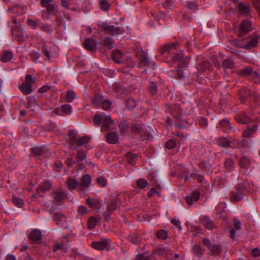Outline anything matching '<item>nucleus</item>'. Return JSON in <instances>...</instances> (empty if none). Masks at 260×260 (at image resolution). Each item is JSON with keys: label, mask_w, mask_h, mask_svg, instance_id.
Instances as JSON below:
<instances>
[{"label": "nucleus", "mask_w": 260, "mask_h": 260, "mask_svg": "<svg viewBox=\"0 0 260 260\" xmlns=\"http://www.w3.org/2000/svg\"><path fill=\"white\" fill-rule=\"evenodd\" d=\"M48 149L46 147H34L31 149L32 152L34 155L41 156H46V153Z\"/></svg>", "instance_id": "aec40b11"}, {"label": "nucleus", "mask_w": 260, "mask_h": 260, "mask_svg": "<svg viewBox=\"0 0 260 260\" xmlns=\"http://www.w3.org/2000/svg\"><path fill=\"white\" fill-rule=\"evenodd\" d=\"M16 36L17 40L19 43H22L25 41L26 38L23 31H19L18 33L16 34Z\"/></svg>", "instance_id": "3c124183"}, {"label": "nucleus", "mask_w": 260, "mask_h": 260, "mask_svg": "<svg viewBox=\"0 0 260 260\" xmlns=\"http://www.w3.org/2000/svg\"><path fill=\"white\" fill-rule=\"evenodd\" d=\"M12 201L14 204L18 207H21L24 204L23 200L21 198L15 196L13 197Z\"/></svg>", "instance_id": "4c0bfd02"}, {"label": "nucleus", "mask_w": 260, "mask_h": 260, "mask_svg": "<svg viewBox=\"0 0 260 260\" xmlns=\"http://www.w3.org/2000/svg\"><path fill=\"white\" fill-rule=\"evenodd\" d=\"M209 249L210 250L211 254L213 255H218L221 252V248L218 244H213Z\"/></svg>", "instance_id": "473e14b6"}, {"label": "nucleus", "mask_w": 260, "mask_h": 260, "mask_svg": "<svg viewBox=\"0 0 260 260\" xmlns=\"http://www.w3.org/2000/svg\"><path fill=\"white\" fill-rule=\"evenodd\" d=\"M190 177L197 180L200 183H202L204 180V178L202 176L196 173L190 174Z\"/></svg>", "instance_id": "69168bd1"}, {"label": "nucleus", "mask_w": 260, "mask_h": 260, "mask_svg": "<svg viewBox=\"0 0 260 260\" xmlns=\"http://www.w3.org/2000/svg\"><path fill=\"white\" fill-rule=\"evenodd\" d=\"M62 111L66 114H69L72 111V107L69 104L62 105L60 106Z\"/></svg>", "instance_id": "864d4df0"}, {"label": "nucleus", "mask_w": 260, "mask_h": 260, "mask_svg": "<svg viewBox=\"0 0 260 260\" xmlns=\"http://www.w3.org/2000/svg\"><path fill=\"white\" fill-rule=\"evenodd\" d=\"M91 181V178L90 176L88 174H86L83 175L81 179L80 183L79 186V189L82 190L84 188L88 187Z\"/></svg>", "instance_id": "2eb2a0df"}, {"label": "nucleus", "mask_w": 260, "mask_h": 260, "mask_svg": "<svg viewBox=\"0 0 260 260\" xmlns=\"http://www.w3.org/2000/svg\"><path fill=\"white\" fill-rule=\"evenodd\" d=\"M127 160L131 165H134L138 159V155L132 153H127L126 155Z\"/></svg>", "instance_id": "e433bc0d"}, {"label": "nucleus", "mask_w": 260, "mask_h": 260, "mask_svg": "<svg viewBox=\"0 0 260 260\" xmlns=\"http://www.w3.org/2000/svg\"><path fill=\"white\" fill-rule=\"evenodd\" d=\"M98 184L102 186L105 187L107 184L106 179L102 176H99L96 179Z\"/></svg>", "instance_id": "e2e57ef3"}, {"label": "nucleus", "mask_w": 260, "mask_h": 260, "mask_svg": "<svg viewBox=\"0 0 260 260\" xmlns=\"http://www.w3.org/2000/svg\"><path fill=\"white\" fill-rule=\"evenodd\" d=\"M75 98V93L72 90L68 91L66 94V100L69 102H71Z\"/></svg>", "instance_id": "4d7b16f0"}, {"label": "nucleus", "mask_w": 260, "mask_h": 260, "mask_svg": "<svg viewBox=\"0 0 260 260\" xmlns=\"http://www.w3.org/2000/svg\"><path fill=\"white\" fill-rule=\"evenodd\" d=\"M13 57V54L11 52L7 51L4 53L2 55L1 60L3 62H7L10 61Z\"/></svg>", "instance_id": "f704fd0d"}, {"label": "nucleus", "mask_w": 260, "mask_h": 260, "mask_svg": "<svg viewBox=\"0 0 260 260\" xmlns=\"http://www.w3.org/2000/svg\"><path fill=\"white\" fill-rule=\"evenodd\" d=\"M91 245L93 248L99 250H107L110 247L109 241L106 239H101L100 241L93 242Z\"/></svg>", "instance_id": "0eeeda50"}, {"label": "nucleus", "mask_w": 260, "mask_h": 260, "mask_svg": "<svg viewBox=\"0 0 260 260\" xmlns=\"http://www.w3.org/2000/svg\"><path fill=\"white\" fill-rule=\"evenodd\" d=\"M239 163L241 167L246 168L250 164V161L246 157H242L240 160Z\"/></svg>", "instance_id": "8fccbe9b"}, {"label": "nucleus", "mask_w": 260, "mask_h": 260, "mask_svg": "<svg viewBox=\"0 0 260 260\" xmlns=\"http://www.w3.org/2000/svg\"><path fill=\"white\" fill-rule=\"evenodd\" d=\"M120 204V201L119 198H116L114 200L108 204L107 211L109 213H111L113 211L118 208Z\"/></svg>", "instance_id": "4468645a"}, {"label": "nucleus", "mask_w": 260, "mask_h": 260, "mask_svg": "<svg viewBox=\"0 0 260 260\" xmlns=\"http://www.w3.org/2000/svg\"><path fill=\"white\" fill-rule=\"evenodd\" d=\"M119 127L120 128L121 133H122L123 134H126L128 128V124L127 121L126 120H122L120 121L119 124Z\"/></svg>", "instance_id": "c9c22d12"}, {"label": "nucleus", "mask_w": 260, "mask_h": 260, "mask_svg": "<svg viewBox=\"0 0 260 260\" xmlns=\"http://www.w3.org/2000/svg\"><path fill=\"white\" fill-rule=\"evenodd\" d=\"M53 197L57 202H61L66 199V195L62 191H57L54 193Z\"/></svg>", "instance_id": "2f4dec72"}, {"label": "nucleus", "mask_w": 260, "mask_h": 260, "mask_svg": "<svg viewBox=\"0 0 260 260\" xmlns=\"http://www.w3.org/2000/svg\"><path fill=\"white\" fill-rule=\"evenodd\" d=\"M126 105L127 108L131 110L135 107L136 105V101L133 99H128L126 101Z\"/></svg>", "instance_id": "603ef678"}, {"label": "nucleus", "mask_w": 260, "mask_h": 260, "mask_svg": "<svg viewBox=\"0 0 260 260\" xmlns=\"http://www.w3.org/2000/svg\"><path fill=\"white\" fill-rule=\"evenodd\" d=\"M112 103L110 101L106 99H104L103 102L100 107H101L104 110H109L111 108Z\"/></svg>", "instance_id": "a19ab883"}, {"label": "nucleus", "mask_w": 260, "mask_h": 260, "mask_svg": "<svg viewBox=\"0 0 260 260\" xmlns=\"http://www.w3.org/2000/svg\"><path fill=\"white\" fill-rule=\"evenodd\" d=\"M98 27L106 33L110 34L111 35H116L124 32V30L123 28L115 26L106 22H101L98 24Z\"/></svg>", "instance_id": "f257e3e1"}, {"label": "nucleus", "mask_w": 260, "mask_h": 260, "mask_svg": "<svg viewBox=\"0 0 260 260\" xmlns=\"http://www.w3.org/2000/svg\"><path fill=\"white\" fill-rule=\"evenodd\" d=\"M100 8L101 10L104 11H106L109 10V4L105 0H102L99 3Z\"/></svg>", "instance_id": "49530a36"}, {"label": "nucleus", "mask_w": 260, "mask_h": 260, "mask_svg": "<svg viewBox=\"0 0 260 260\" xmlns=\"http://www.w3.org/2000/svg\"><path fill=\"white\" fill-rule=\"evenodd\" d=\"M103 100V96L99 95L92 99V103L96 107H100Z\"/></svg>", "instance_id": "58836bf2"}, {"label": "nucleus", "mask_w": 260, "mask_h": 260, "mask_svg": "<svg viewBox=\"0 0 260 260\" xmlns=\"http://www.w3.org/2000/svg\"><path fill=\"white\" fill-rule=\"evenodd\" d=\"M168 251L170 252L167 248L162 246H160L156 250V253L161 256H164V255L166 254V252Z\"/></svg>", "instance_id": "5fc2aeb1"}, {"label": "nucleus", "mask_w": 260, "mask_h": 260, "mask_svg": "<svg viewBox=\"0 0 260 260\" xmlns=\"http://www.w3.org/2000/svg\"><path fill=\"white\" fill-rule=\"evenodd\" d=\"M222 67L225 69H232L234 67V64L232 60L226 59L222 62Z\"/></svg>", "instance_id": "79ce46f5"}, {"label": "nucleus", "mask_w": 260, "mask_h": 260, "mask_svg": "<svg viewBox=\"0 0 260 260\" xmlns=\"http://www.w3.org/2000/svg\"><path fill=\"white\" fill-rule=\"evenodd\" d=\"M86 157V154L85 151L80 149L78 150L77 154V158L78 161H82Z\"/></svg>", "instance_id": "09e8293b"}, {"label": "nucleus", "mask_w": 260, "mask_h": 260, "mask_svg": "<svg viewBox=\"0 0 260 260\" xmlns=\"http://www.w3.org/2000/svg\"><path fill=\"white\" fill-rule=\"evenodd\" d=\"M201 220L202 223L204 224V226L208 229H212L214 227V225L212 221L210 219L209 217L208 216H204L201 218Z\"/></svg>", "instance_id": "c85d7f7f"}, {"label": "nucleus", "mask_w": 260, "mask_h": 260, "mask_svg": "<svg viewBox=\"0 0 260 260\" xmlns=\"http://www.w3.org/2000/svg\"><path fill=\"white\" fill-rule=\"evenodd\" d=\"M170 75L172 77L177 79H182L184 77V74L180 69L172 71L170 72Z\"/></svg>", "instance_id": "c756f323"}, {"label": "nucleus", "mask_w": 260, "mask_h": 260, "mask_svg": "<svg viewBox=\"0 0 260 260\" xmlns=\"http://www.w3.org/2000/svg\"><path fill=\"white\" fill-rule=\"evenodd\" d=\"M225 167L230 171H231L234 169V162L232 159H228L225 162Z\"/></svg>", "instance_id": "680f3d73"}, {"label": "nucleus", "mask_w": 260, "mask_h": 260, "mask_svg": "<svg viewBox=\"0 0 260 260\" xmlns=\"http://www.w3.org/2000/svg\"><path fill=\"white\" fill-rule=\"evenodd\" d=\"M230 125V122L226 119H224L219 122L220 128L225 133H229L232 130L234 131V129Z\"/></svg>", "instance_id": "f3484780"}, {"label": "nucleus", "mask_w": 260, "mask_h": 260, "mask_svg": "<svg viewBox=\"0 0 260 260\" xmlns=\"http://www.w3.org/2000/svg\"><path fill=\"white\" fill-rule=\"evenodd\" d=\"M101 41L103 42L104 46L106 48L111 49L113 47L114 41L111 37H106L102 38Z\"/></svg>", "instance_id": "a878e982"}, {"label": "nucleus", "mask_w": 260, "mask_h": 260, "mask_svg": "<svg viewBox=\"0 0 260 260\" xmlns=\"http://www.w3.org/2000/svg\"><path fill=\"white\" fill-rule=\"evenodd\" d=\"M131 128L132 133L135 136L143 137L145 134L143 127L137 122H134Z\"/></svg>", "instance_id": "1a4fd4ad"}, {"label": "nucleus", "mask_w": 260, "mask_h": 260, "mask_svg": "<svg viewBox=\"0 0 260 260\" xmlns=\"http://www.w3.org/2000/svg\"><path fill=\"white\" fill-rule=\"evenodd\" d=\"M148 184L147 181L143 178H140L137 181V185L138 187L143 189Z\"/></svg>", "instance_id": "37998d69"}, {"label": "nucleus", "mask_w": 260, "mask_h": 260, "mask_svg": "<svg viewBox=\"0 0 260 260\" xmlns=\"http://www.w3.org/2000/svg\"><path fill=\"white\" fill-rule=\"evenodd\" d=\"M118 139V135L114 132L110 133L107 135V140L109 143L115 144Z\"/></svg>", "instance_id": "bb28decb"}, {"label": "nucleus", "mask_w": 260, "mask_h": 260, "mask_svg": "<svg viewBox=\"0 0 260 260\" xmlns=\"http://www.w3.org/2000/svg\"><path fill=\"white\" fill-rule=\"evenodd\" d=\"M86 203L90 206L92 207H95L98 203V201L96 199L88 197L86 200Z\"/></svg>", "instance_id": "13d9d810"}, {"label": "nucleus", "mask_w": 260, "mask_h": 260, "mask_svg": "<svg viewBox=\"0 0 260 260\" xmlns=\"http://www.w3.org/2000/svg\"><path fill=\"white\" fill-rule=\"evenodd\" d=\"M172 58L173 61L178 63L179 68L186 66L189 59L188 56H186L184 58L183 54L181 52L174 54L172 57Z\"/></svg>", "instance_id": "423d86ee"}, {"label": "nucleus", "mask_w": 260, "mask_h": 260, "mask_svg": "<svg viewBox=\"0 0 260 260\" xmlns=\"http://www.w3.org/2000/svg\"><path fill=\"white\" fill-rule=\"evenodd\" d=\"M237 7L238 8L240 15H243L244 16H247L249 15L250 12V8L248 5L240 3L238 4Z\"/></svg>", "instance_id": "dca6fc26"}, {"label": "nucleus", "mask_w": 260, "mask_h": 260, "mask_svg": "<svg viewBox=\"0 0 260 260\" xmlns=\"http://www.w3.org/2000/svg\"><path fill=\"white\" fill-rule=\"evenodd\" d=\"M78 146L79 147H80L82 146L84 144H85L86 143H88L89 140V138L87 136H84L82 137H80L78 136Z\"/></svg>", "instance_id": "a18cd8bd"}, {"label": "nucleus", "mask_w": 260, "mask_h": 260, "mask_svg": "<svg viewBox=\"0 0 260 260\" xmlns=\"http://www.w3.org/2000/svg\"><path fill=\"white\" fill-rule=\"evenodd\" d=\"M245 193L244 186L238 185L236 186L235 190L231 193V199L234 202H239L243 198Z\"/></svg>", "instance_id": "7ed1b4c3"}, {"label": "nucleus", "mask_w": 260, "mask_h": 260, "mask_svg": "<svg viewBox=\"0 0 260 260\" xmlns=\"http://www.w3.org/2000/svg\"><path fill=\"white\" fill-rule=\"evenodd\" d=\"M258 38L256 36H249L245 38L242 41L244 44L240 46L241 48H244L247 50L251 49L256 46L257 44Z\"/></svg>", "instance_id": "20e7f679"}, {"label": "nucleus", "mask_w": 260, "mask_h": 260, "mask_svg": "<svg viewBox=\"0 0 260 260\" xmlns=\"http://www.w3.org/2000/svg\"><path fill=\"white\" fill-rule=\"evenodd\" d=\"M43 51L44 53L45 56H46V58H47L48 60L51 59L53 56L52 54L46 46H43Z\"/></svg>", "instance_id": "6e6d98bb"}, {"label": "nucleus", "mask_w": 260, "mask_h": 260, "mask_svg": "<svg viewBox=\"0 0 260 260\" xmlns=\"http://www.w3.org/2000/svg\"><path fill=\"white\" fill-rule=\"evenodd\" d=\"M122 55L123 53L121 51L116 50L114 51L113 53V60L116 63H120L121 62V59L122 58Z\"/></svg>", "instance_id": "7c9ffc66"}, {"label": "nucleus", "mask_w": 260, "mask_h": 260, "mask_svg": "<svg viewBox=\"0 0 260 260\" xmlns=\"http://www.w3.org/2000/svg\"><path fill=\"white\" fill-rule=\"evenodd\" d=\"M136 55L140 60L141 64L147 67H153L154 66V62H152L148 58L147 54L142 52L141 54H137Z\"/></svg>", "instance_id": "9d476101"}, {"label": "nucleus", "mask_w": 260, "mask_h": 260, "mask_svg": "<svg viewBox=\"0 0 260 260\" xmlns=\"http://www.w3.org/2000/svg\"><path fill=\"white\" fill-rule=\"evenodd\" d=\"M29 238L34 242H40L42 238V234L40 231L34 230L29 234Z\"/></svg>", "instance_id": "4be33fe9"}, {"label": "nucleus", "mask_w": 260, "mask_h": 260, "mask_svg": "<svg viewBox=\"0 0 260 260\" xmlns=\"http://www.w3.org/2000/svg\"><path fill=\"white\" fill-rule=\"evenodd\" d=\"M257 129V126L256 125H253L252 127L248 126L247 129L244 130L242 133L243 137H251L253 134H254Z\"/></svg>", "instance_id": "393cba45"}, {"label": "nucleus", "mask_w": 260, "mask_h": 260, "mask_svg": "<svg viewBox=\"0 0 260 260\" xmlns=\"http://www.w3.org/2000/svg\"><path fill=\"white\" fill-rule=\"evenodd\" d=\"M175 145L176 143L175 141L173 139H170L167 142H166L165 144L166 148L169 149L173 148L175 146Z\"/></svg>", "instance_id": "338daca9"}, {"label": "nucleus", "mask_w": 260, "mask_h": 260, "mask_svg": "<svg viewBox=\"0 0 260 260\" xmlns=\"http://www.w3.org/2000/svg\"><path fill=\"white\" fill-rule=\"evenodd\" d=\"M217 144L222 147H231V142L226 137H221L217 140Z\"/></svg>", "instance_id": "b1692460"}, {"label": "nucleus", "mask_w": 260, "mask_h": 260, "mask_svg": "<svg viewBox=\"0 0 260 260\" xmlns=\"http://www.w3.org/2000/svg\"><path fill=\"white\" fill-rule=\"evenodd\" d=\"M192 251L194 254L197 256L200 257L204 253V251L199 245H194L192 248Z\"/></svg>", "instance_id": "ea45409f"}, {"label": "nucleus", "mask_w": 260, "mask_h": 260, "mask_svg": "<svg viewBox=\"0 0 260 260\" xmlns=\"http://www.w3.org/2000/svg\"><path fill=\"white\" fill-rule=\"evenodd\" d=\"M236 143L238 145V148H247L250 147L252 144L253 143V141L252 140H246L243 139L241 141L240 140H236Z\"/></svg>", "instance_id": "a211bd4d"}, {"label": "nucleus", "mask_w": 260, "mask_h": 260, "mask_svg": "<svg viewBox=\"0 0 260 260\" xmlns=\"http://www.w3.org/2000/svg\"><path fill=\"white\" fill-rule=\"evenodd\" d=\"M20 88L23 93L25 95L29 94L32 92V86L24 82L20 86Z\"/></svg>", "instance_id": "cd10ccee"}, {"label": "nucleus", "mask_w": 260, "mask_h": 260, "mask_svg": "<svg viewBox=\"0 0 260 260\" xmlns=\"http://www.w3.org/2000/svg\"><path fill=\"white\" fill-rule=\"evenodd\" d=\"M51 187V184L48 181H45L40 186V189L45 192L50 190Z\"/></svg>", "instance_id": "de8ad7c7"}, {"label": "nucleus", "mask_w": 260, "mask_h": 260, "mask_svg": "<svg viewBox=\"0 0 260 260\" xmlns=\"http://www.w3.org/2000/svg\"><path fill=\"white\" fill-rule=\"evenodd\" d=\"M94 124L99 125L102 122V127L107 129L113 123V121L109 116L106 115L96 114L94 116Z\"/></svg>", "instance_id": "f03ea898"}, {"label": "nucleus", "mask_w": 260, "mask_h": 260, "mask_svg": "<svg viewBox=\"0 0 260 260\" xmlns=\"http://www.w3.org/2000/svg\"><path fill=\"white\" fill-rule=\"evenodd\" d=\"M235 119L237 122L243 124H248L251 121V119L246 114L237 115L235 117Z\"/></svg>", "instance_id": "412c9836"}, {"label": "nucleus", "mask_w": 260, "mask_h": 260, "mask_svg": "<svg viewBox=\"0 0 260 260\" xmlns=\"http://www.w3.org/2000/svg\"><path fill=\"white\" fill-rule=\"evenodd\" d=\"M239 95L242 102L244 103L251 96V93L249 89L244 88L240 91Z\"/></svg>", "instance_id": "6ab92c4d"}, {"label": "nucleus", "mask_w": 260, "mask_h": 260, "mask_svg": "<svg viewBox=\"0 0 260 260\" xmlns=\"http://www.w3.org/2000/svg\"><path fill=\"white\" fill-rule=\"evenodd\" d=\"M54 220L57 225L63 226L66 223V217L61 212H57L55 213Z\"/></svg>", "instance_id": "9b49d317"}, {"label": "nucleus", "mask_w": 260, "mask_h": 260, "mask_svg": "<svg viewBox=\"0 0 260 260\" xmlns=\"http://www.w3.org/2000/svg\"><path fill=\"white\" fill-rule=\"evenodd\" d=\"M66 187L70 190L79 189V184L74 178L69 177L65 182Z\"/></svg>", "instance_id": "ddd939ff"}, {"label": "nucleus", "mask_w": 260, "mask_h": 260, "mask_svg": "<svg viewBox=\"0 0 260 260\" xmlns=\"http://www.w3.org/2000/svg\"><path fill=\"white\" fill-rule=\"evenodd\" d=\"M253 72V68L251 67H247L241 71V74L244 76L251 75Z\"/></svg>", "instance_id": "052dcab7"}, {"label": "nucleus", "mask_w": 260, "mask_h": 260, "mask_svg": "<svg viewBox=\"0 0 260 260\" xmlns=\"http://www.w3.org/2000/svg\"><path fill=\"white\" fill-rule=\"evenodd\" d=\"M78 136L73 135L69 139V148L71 150H75L79 147Z\"/></svg>", "instance_id": "5701e85b"}, {"label": "nucleus", "mask_w": 260, "mask_h": 260, "mask_svg": "<svg viewBox=\"0 0 260 260\" xmlns=\"http://www.w3.org/2000/svg\"><path fill=\"white\" fill-rule=\"evenodd\" d=\"M253 30V27L251 22L248 20H243L240 23V27L238 33L239 37H242L244 35L251 32Z\"/></svg>", "instance_id": "39448f33"}, {"label": "nucleus", "mask_w": 260, "mask_h": 260, "mask_svg": "<svg viewBox=\"0 0 260 260\" xmlns=\"http://www.w3.org/2000/svg\"><path fill=\"white\" fill-rule=\"evenodd\" d=\"M197 69L198 72L205 71L210 69V63L204 59L202 55L197 56Z\"/></svg>", "instance_id": "6e6552de"}, {"label": "nucleus", "mask_w": 260, "mask_h": 260, "mask_svg": "<svg viewBox=\"0 0 260 260\" xmlns=\"http://www.w3.org/2000/svg\"><path fill=\"white\" fill-rule=\"evenodd\" d=\"M167 233L166 231L161 230L157 233V236L159 239H165L167 237Z\"/></svg>", "instance_id": "0e129e2a"}, {"label": "nucleus", "mask_w": 260, "mask_h": 260, "mask_svg": "<svg viewBox=\"0 0 260 260\" xmlns=\"http://www.w3.org/2000/svg\"><path fill=\"white\" fill-rule=\"evenodd\" d=\"M171 47H173L175 49L176 48V44L175 43H172L171 46L169 45H163L160 49L161 54L164 55L167 52L169 53Z\"/></svg>", "instance_id": "72a5a7b5"}, {"label": "nucleus", "mask_w": 260, "mask_h": 260, "mask_svg": "<svg viewBox=\"0 0 260 260\" xmlns=\"http://www.w3.org/2000/svg\"><path fill=\"white\" fill-rule=\"evenodd\" d=\"M46 8L50 11H56L57 10V5L56 3L52 0Z\"/></svg>", "instance_id": "774afa93"}, {"label": "nucleus", "mask_w": 260, "mask_h": 260, "mask_svg": "<svg viewBox=\"0 0 260 260\" xmlns=\"http://www.w3.org/2000/svg\"><path fill=\"white\" fill-rule=\"evenodd\" d=\"M174 3V0H165L163 3V6L166 9H171L173 8Z\"/></svg>", "instance_id": "bf43d9fd"}, {"label": "nucleus", "mask_w": 260, "mask_h": 260, "mask_svg": "<svg viewBox=\"0 0 260 260\" xmlns=\"http://www.w3.org/2000/svg\"><path fill=\"white\" fill-rule=\"evenodd\" d=\"M158 90L157 86L155 82H151L149 85V91L150 93L152 95H154L156 93Z\"/></svg>", "instance_id": "c03bdc74"}, {"label": "nucleus", "mask_w": 260, "mask_h": 260, "mask_svg": "<svg viewBox=\"0 0 260 260\" xmlns=\"http://www.w3.org/2000/svg\"><path fill=\"white\" fill-rule=\"evenodd\" d=\"M99 44V43L96 42L95 40L90 38L86 39L84 42L85 48L91 51L94 50L97 45Z\"/></svg>", "instance_id": "f8f14e48"}]
</instances>
